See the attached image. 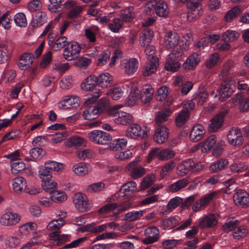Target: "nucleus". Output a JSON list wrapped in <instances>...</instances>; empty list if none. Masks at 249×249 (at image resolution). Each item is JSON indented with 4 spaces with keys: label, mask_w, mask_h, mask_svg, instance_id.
<instances>
[{
    "label": "nucleus",
    "mask_w": 249,
    "mask_h": 249,
    "mask_svg": "<svg viewBox=\"0 0 249 249\" xmlns=\"http://www.w3.org/2000/svg\"><path fill=\"white\" fill-rule=\"evenodd\" d=\"M81 51V47L76 42H69L63 51V55L65 59L68 61L74 59Z\"/></svg>",
    "instance_id": "obj_7"
},
{
    "label": "nucleus",
    "mask_w": 249,
    "mask_h": 249,
    "mask_svg": "<svg viewBox=\"0 0 249 249\" xmlns=\"http://www.w3.org/2000/svg\"><path fill=\"white\" fill-rule=\"evenodd\" d=\"M69 42L66 36H62L56 40L53 46V48L55 51L61 50L64 47L67 46Z\"/></svg>",
    "instance_id": "obj_54"
},
{
    "label": "nucleus",
    "mask_w": 249,
    "mask_h": 249,
    "mask_svg": "<svg viewBox=\"0 0 249 249\" xmlns=\"http://www.w3.org/2000/svg\"><path fill=\"white\" fill-rule=\"evenodd\" d=\"M14 20L16 24L20 27H25L27 25L26 16L23 13H18L15 15Z\"/></svg>",
    "instance_id": "obj_48"
},
{
    "label": "nucleus",
    "mask_w": 249,
    "mask_h": 249,
    "mask_svg": "<svg viewBox=\"0 0 249 249\" xmlns=\"http://www.w3.org/2000/svg\"><path fill=\"white\" fill-rule=\"evenodd\" d=\"M217 223V219L214 214H210L203 217L199 223L201 229L213 227Z\"/></svg>",
    "instance_id": "obj_18"
},
{
    "label": "nucleus",
    "mask_w": 249,
    "mask_h": 249,
    "mask_svg": "<svg viewBox=\"0 0 249 249\" xmlns=\"http://www.w3.org/2000/svg\"><path fill=\"white\" fill-rule=\"evenodd\" d=\"M50 195V198L54 202H62L67 199V196L63 192L55 190Z\"/></svg>",
    "instance_id": "obj_60"
},
{
    "label": "nucleus",
    "mask_w": 249,
    "mask_h": 249,
    "mask_svg": "<svg viewBox=\"0 0 249 249\" xmlns=\"http://www.w3.org/2000/svg\"><path fill=\"white\" fill-rule=\"evenodd\" d=\"M183 56V49L181 45H179L167 56L164 65L165 70L172 72L178 71L181 65L179 61Z\"/></svg>",
    "instance_id": "obj_1"
},
{
    "label": "nucleus",
    "mask_w": 249,
    "mask_h": 249,
    "mask_svg": "<svg viewBox=\"0 0 249 249\" xmlns=\"http://www.w3.org/2000/svg\"><path fill=\"white\" fill-rule=\"evenodd\" d=\"M73 201L75 208L81 213L89 211L92 207L87 196L82 193L75 194L73 198Z\"/></svg>",
    "instance_id": "obj_5"
},
{
    "label": "nucleus",
    "mask_w": 249,
    "mask_h": 249,
    "mask_svg": "<svg viewBox=\"0 0 249 249\" xmlns=\"http://www.w3.org/2000/svg\"><path fill=\"white\" fill-rule=\"evenodd\" d=\"M242 12V10L241 7L237 6H234L227 12L224 17V21L227 23L231 22L237 18Z\"/></svg>",
    "instance_id": "obj_20"
},
{
    "label": "nucleus",
    "mask_w": 249,
    "mask_h": 249,
    "mask_svg": "<svg viewBox=\"0 0 249 249\" xmlns=\"http://www.w3.org/2000/svg\"><path fill=\"white\" fill-rule=\"evenodd\" d=\"M227 139L229 143L233 146L240 145L243 141L242 133L238 128L230 130L227 134Z\"/></svg>",
    "instance_id": "obj_9"
},
{
    "label": "nucleus",
    "mask_w": 249,
    "mask_h": 249,
    "mask_svg": "<svg viewBox=\"0 0 249 249\" xmlns=\"http://www.w3.org/2000/svg\"><path fill=\"white\" fill-rule=\"evenodd\" d=\"M98 77L91 75L86 78L81 83V88L86 91L90 90L98 85Z\"/></svg>",
    "instance_id": "obj_19"
},
{
    "label": "nucleus",
    "mask_w": 249,
    "mask_h": 249,
    "mask_svg": "<svg viewBox=\"0 0 249 249\" xmlns=\"http://www.w3.org/2000/svg\"><path fill=\"white\" fill-rule=\"evenodd\" d=\"M60 231H53L49 234L50 237L51 238V240L56 242V245L60 246L65 243L68 239V235L62 234L60 235Z\"/></svg>",
    "instance_id": "obj_34"
},
{
    "label": "nucleus",
    "mask_w": 249,
    "mask_h": 249,
    "mask_svg": "<svg viewBox=\"0 0 249 249\" xmlns=\"http://www.w3.org/2000/svg\"><path fill=\"white\" fill-rule=\"evenodd\" d=\"M153 32L149 28H145L143 30L140 36L139 41L142 46L148 45L152 40L153 36Z\"/></svg>",
    "instance_id": "obj_22"
},
{
    "label": "nucleus",
    "mask_w": 249,
    "mask_h": 249,
    "mask_svg": "<svg viewBox=\"0 0 249 249\" xmlns=\"http://www.w3.org/2000/svg\"><path fill=\"white\" fill-rule=\"evenodd\" d=\"M118 117L114 118V121L118 124L122 125H126L132 122V116L125 112H121L118 114Z\"/></svg>",
    "instance_id": "obj_33"
},
{
    "label": "nucleus",
    "mask_w": 249,
    "mask_h": 249,
    "mask_svg": "<svg viewBox=\"0 0 249 249\" xmlns=\"http://www.w3.org/2000/svg\"><path fill=\"white\" fill-rule=\"evenodd\" d=\"M179 36L176 32H169L165 36L164 40L166 47L168 48H173L176 47L178 44Z\"/></svg>",
    "instance_id": "obj_16"
},
{
    "label": "nucleus",
    "mask_w": 249,
    "mask_h": 249,
    "mask_svg": "<svg viewBox=\"0 0 249 249\" xmlns=\"http://www.w3.org/2000/svg\"><path fill=\"white\" fill-rule=\"evenodd\" d=\"M234 84V81L232 79H226L221 83L218 89V96L220 101H225L231 96L235 89Z\"/></svg>",
    "instance_id": "obj_4"
},
{
    "label": "nucleus",
    "mask_w": 249,
    "mask_h": 249,
    "mask_svg": "<svg viewBox=\"0 0 249 249\" xmlns=\"http://www.w3.org/2000/svg\"><path fill=\"white\" fill-rule=\"evenodd\" d=\"M170 113L171 110L169 108H166L158 113L155 118V122L158 126L167 120Z\"/></svg>",
    "instance_id": "obj_39"
},
{
    "label": "nucleus",
    "mask_w": 249,
    "mask_h": 249,
    "mask_svg": "<svg viewBox=\"0 0 249 249\" xmlns=\"http://www.w3.org/2000/svg\"><path fill=\"white\" fill-rule=\"evenodd\" d=\"M188 183L189 181L186 178L180 179L169 186L170 191L172 193L177 192L184 188Z\"/></svg>",
    "instance_id": "obj_38"
},
{
    "label": "nucleus",
    "mask_w": 249,
    "mask_h": 249,
    "mask_svg": "<svg viewBox=\"0 0 249 249\" xmlns=\"http://www.w3.org/2000/svg\"><path fill=\"white\" fill-rule=\"evenodd\" d=\"M35 57L33 54L25 53L22 54L18 63L19 68L22 70H26L32 64Z\"/></svg>",
    "instance_id": "obj_14"
},
{
    "label": "nucleus",
    "mask_w": 249,
    "mask_h": 249,
    "mask_svg": "<svg viewBox=\"0 0 249 249\" xmlns=\"http://www.w3.org/2000/svg\"><path fill=\"white\" fill-rule=\"evenodd\" d=\"M183 79L182 76L177 77L176 80V85H178L179 87H180V91L182 94L186 95L192 89L193 84L190 81L183 83Z\"/></svg>",
    "instance_id": "obj_26"
},
{
    "label": "nucleus",
    "mask_w": 249,
    "mask_h": 249,
    "mask_svg": "<svg viewBox=\"0 0 249 249\" xmlns=\"http://www.w3.org/2000/svg\"><path fill=\"white\" fill-rule=\"evenodd\" d=\"M229 164V160L226 159H220L213 162L210 166L212 173H217L225 169Z\"/></svg>",
    "instance_id": "obj_25"
},
{
    "label": "nucleus",
    "mask_w": 249,
    "mask_h": 249,
    "mask_svg": "<svg viewBox=\"0 0 249 249\" xmlns=\"http://www.w3.org/2000/svg\"><path fill=\"white\" fill-rule=\"evenodd\" d=\"M20 220V216L14 213H6L2 215L0 218V223L4 226L15 225Z\"/></svg>",
    "instance_id": "obj_13"
},
{
    "label": "nucleus",
    "mask_w": 249,
    "mask_h": 249,
    "mask_svg": "<svg viewBox=\"0 0 249 249\" xmlns=\"http://www.w3.org/2000/svg\"><path fill=\"white\" fill-rule=\"evenodd\" d=\"M161 226L163 227L164 229L166 228L170 227L173 228L178 224V221L174 217H171L167 219H163L160 221Z\"/></svg>",
    "instance_id": "obj_59"
},
{
    "label": "nucleus",
    "mask_w": 249,
    "mask_h": 249,
    "mask_svg": "<svg viewBox=\"0 0 249 249\" xmlns=\"http://www.w3.org/2000/svg\"><path fill=\"white\" fill-rule=\"evenodd\" d=\"M159 65L158 58H155L154 60L148 61V62L143 67L142 74L144 76H148L154 73Z\"/></svg>",
    "instance_id": "obj_21"
},
{
    "label": "nucleus",
    "mask_w": 249,
    "mask_h": 249,
    "mask_svg": "<svg viewBox=\"0 0 249 249\" xmlns=\"http://www.w3.org/2000/svg\"><path fill=\"white\" fill-rule=\"evenodd\" d=\"M13 186L15 191L20 192L26 187V180L22 177H17L13 179Z\"/></svg>",
    "instance_id": "obj_41"
},
{
    "label": "nucleus",
    "mask_w": 249,
    "mask_h": 249,
    "mask_svg": "<svg viewBox=\"0 0 249 249\" xmlns=\"http://www.w3.org/2000/svg\"><path fill=\"white\" fill-rule=\"evenodd\" d=\"M128 166L130 176L134 179L140 178L145 174V169L141 166L137 165V162H131Z\"/></svg>",
    "instance_id": "obj_15"
},
{
    "label": "nucleus",
    "mask_w": 249,
    "mask_h": 249,
    "mask_svg": "<svg viewBox=\"0 0 249 249\" xmlns=\"http://www.w3.org/2000/svg\"><path fill=\"white\" fill-rule=\"evenodd\" d=\"M36 228V224L34 222L26 223L19 227L20 233L23 235L30 233L31 231H35Z\"/></svg>",
    "instance_id": "obj_46"
},
{
    "label": "nucleus",
    "mask_w": 249,
    "mask_h": 249,
    "mask_svg": "<svg viewBox=\"0 0 249 249\" xmlns=\"http://www.w3.org/2000/svg\"><path fill=\"white\" fill-rule=\"evenodd\" d=\"M143 214V211H132L125 214L124 219L129 222L134 221L141 217Z\"/></svg>",
    "instance_id": "obj_52"
},
{
    "label": "nucleus",
    "mask_w": 249,
    "mask_h": 249,
    "mask_svg": "<svg viewBox=\"0 0 249 249\" xmlns=\"http://www.w3.org/2000/svg\"><path fill=\"white\" fill-rule=\"evenodd\" d=\"M9 15L10 12L7 11L0 18V24L6 30L9 29L11 27V21L12 19Z\"/></svg>",
    "instance_id": "obj_56"
},
{
    "label": "nucleus",
    "mask_w": 249,
    "mask_h": 249,
    "mask_svg": "<svg viewBox=\"0 0 249 249\" xmlns=\"http://www.w3.org/2000/svg\"><path fill=\"white\" fill-rule=\"evenodd\" d=\"M199 62V59L198 54L196 53H194L183 63V68L185 70H191L195 67Z\"/></svg>",
    "instance_id": "obj_30"
},
{
    "label": "nucleus",
    "mask_w": 249,
    "mask_h": 249,
    "mask_svg": "<svg viewBox=\"0 0 249 249\" xmlns=\"http://www.w3.org/2000/svg\"><path fill=\"white\" fill-rule=\"evenodd\" d=\"M65 224V221L62 218H59L51 221L48 226L47 229L49 231H59V229Z\"/></svg>",
    "instance_id": "obj_43"
},
{
    "label": "nucleus",
    "mask_w": 249,
    "mask_h": 249,
    "mask_svg": "<svg viewBox=\"0 0 249 249\" xmlns=\"http://www.w3.org/2000/svg\"><path fill=\"white\" fill-rule=\"evenodd\" d=\"M169 137V131L164 125H159L155 130L154 139L160 144L166 142Z\"/></svg>",
    "instance_id": "obj_11"
},
{
    "label": "nucleus",
    "mask_w": 249,
    "mask_h": 249,
    "mask_svg": "<svg viewBox=\"0 0 249 249\" xmlns=\"http://www.w3.org/2000/svg\"><path fill=\"white\" fill-rule=\"evenodd\" d=\"M72 169L75 174L80 176H83L88 173L89 168L87 163L80 162L75 164Z\"/></svg>",
    "instance_id": "obj_36"
},
{
    "label": "nucleus",
    "mask_w": 249,
    "mask_h": 249,
    "mask_svg": "<svg viewBox=\"0 0 249 249\" xmlns=\"http://www.w3.org/2000/svg\"><path fill=\"white\" fill-rule=\"evenodd\" d=\"M217 142L216 137L213 135L209 136L203 143L202 148L205 152L209 151L215 144Z\"/></svg>",
    "instance_id": "obj_58"
},
{
    "label": "nucleus",
    "mask_w": 249,
    "mask_h": 249,
    "mask_svg": "<svg viewBox=\"0 0 249 249\" xmlns=\"http://www.w3.org/2000/svg\"><path fill=\"white\" fill-rule=\"evenodd\" d=\"M124 64L125 73L128 75L134 73L138 68V62L135 58L130 59Z\"/></svg>",
    "instance_id": "obj_29"
},
{
    "label": "nucleus",
    "mask_w": 249,
    "mask_h": 249,
    "mask_svg": "<svg viewBox=\"0 0 249 249\" xmlns=\"http://www.w3.org/2000/svg\"><path fill=\"white\" fill-rule=\"evenodd\" d=\"M155 178V175L153 174H149L145 177L141 182V190H145L151 186L154 182Z\"/></svg>",
    "instance_id": "obj_49"
},
{
    "label": "nucleus",
    "mask_w": 249,
    "mask_h": 249,
    "mask_svg": "<svg viewBox=\"0 0 249 249\" xmlns=\"http://www.w3.org/2000/svg\"><path fill=\"white\" fill-rule=\"evenodd\" d=\"M137 190V184L133 181H129L124 184L120 191L122 192L124 196H130Z\"/></svg>",
    "instance_id": "obj_23"
},
{
    "label": "nucleus",
    "mask_w": 249,
    "mask_h": 249,
    "mask_svg": "<svg viewBox=\"0 0 249 249\" xmlns=\"http://www.w3.org/2000/svg\"><path fill=\"white\" fill-rule=\"evenodd\" d=\"M10 54V52L7 50V47L5 44H0V64L6 62Z\"/></svg>",
    "instance_id": "obj_57"
},
{
    "label": "nucleus",
    "mask_w": 249,
    "mask_h": 249,
    "mask_svg": "<svg viewBox=\"0 0 249 249\" xmlns=\"http://www.w3.org/2000/svg\"><path fill=\"white\" fill-rule=\"evenodd\" d=\"M149 132V130H142L139 124H135L127 129L125 135L132 139H143L148 137V132Z\"/></svg>",
    "instance_id": "obj_6"
},
{
    "label": "nucleus",
    "mask_w": 249,
    "mask_h": 249,
    "mask_svg": "<svg viewBox=\"0 0 249 249\" xmlns=\"http://www.w3.org/2000/svg\"><path fill=\"white\" fill-rule=\"evenodd\" d=\"M88 137L90 141L97 144L106 145L110 143L111 135L105 131L94 130L88 133Z\"/></svg>",
    "instance_id": "obj_3"
},
{
    "label": "nucleus",
    "mask_w": 249,
    "mask_h": 249,
    "mask_svg": "<svg viewBox=\"0 0 249 249\" xmlns=\"http://www.w3.org/2000/svg\"><path fill=\"white\" fill-rule=\"evenodd\" d=\"M239 36V34L235 31L228 30L223 34L222 40L225 42L236 40Z\"/></svg>",
    "instance_id": "obj_42"
},
{
    "label": "nucleus",
    "mask_w": 249,
    "mask_h": 249,
    "mask_svg": "<svg viewBox=\"0 0 249 249\" xmlns=\"http://www.w3.org/2000/svg\"><path fill=\"white\" fill-rule=\"evenodd\" d=\"M175 155V152L170 149H164L160 151L159 159L160 160H167L173 158Z\"/></svg>",
    "instance_id": "obj_53"
},
{
    "label": "nucleus",
    "mask_w": 249,
    "mask_h": 249,
    "mask_svg": "<svg viewBox=\"0 0 249 249\" xmlns=\"http://www.w3.org/2000/svg\"><path fill=\"white\" fill-rule=\"evenodd\" d=\"M154 90L150 86H145L141 91L140 99L142 102L145 104L152 99Z\"/></svg>",
    "instance_id": "obj_28"
},
{
    "label": "nucleus",
    "mask_w": 249,
    "mask_h": 249,
    "mask_svg": "<svg viewBox=\"0 0 249 249\" xmlns=\"http://www.w3.org/2000/svg\"><path fill=\"white\" fill-rule=\"evenodd\" d=\"M36 17L37 18L34 19L31 23L34 28L39 27L47 21V15L44 12L38 13Z\"/></svg>",
    "instance_id": "obj_47"
},
{
    "label": "nucleus",
    "mask_w": 249,
    "mask_h": 249,
    "mask_svg": "<svg viewBox=\"0 0 249 249\" xmlns=\"http://www.w3.org/2000/svg\"><path fill=\"white\" fill-rule=\"evenodd\" d=\"M57 183L50 179H46L41 181V186L42 188L47 192H49L50 194L55 191L57 186Z\"/></svg>",
    "instance_id": "obj_40"
},
{
    "label": "nucleus",
    "mask_w": 249,
    "mask_h": 249,
    "mask_svg": "<svg viewBox=\"0 0 249 249\" xmlns=\"http://www.w3.org/2000/svg\"><path fill=\"white\" fill-rule=\"evenodd\" d=\"M67 142L68 146L75 148L85 145L86 144L85 141L83 138L79 137H71L69 138L67 140Z\"/></svg>",
    "instance_id": "obj_44"
},
{
    "label": "nucleus",
    "mask_w": 249,
    "mask_h": 249,
    "mask_svg": "<svg viewBox=\"0 0 249 249\" xmlns=\"http://www.w3.org/2000/svg\"><path fill=\"white\" fill-rule=\"evenodd\" d=\"M155 10L157 15L161 17L166 18L169 14L167 4L162 1H159L156 3Z\"/></svg>",
    "instance_id": "obj_27"
},
{
    "label": "nucleus",
    "mask_w": 249,
    "mask_h": 249,
    "mask_svg": "<svg viewBox=\"0 0 249 249\" xmlns=\"http://www.w3.org/2000/svg\"><path fill=\"white\" fill-rule=\"evenodd\" d=\"M193 165V160L191 159H187L183 161L178 164L177 167L178 174L180 176H184L186 175L190 171Z\"/></svg>",
    "instance_id": "obj_24"
},
{
    "label": "nucleus",
    "mask_w": 249,
    "mask_h": 249,
    "mask_svg": "<svg viewBox=\"0 0 249 249\" xmlns=\"http://www.w3.org/2000/svg\"><path fill=\"white\" fill-rule=\"evenodd\" d=\"M79 100L77 97H66L58 104L60 109H66L70 108H76L79 105Z\"/></svg>",
    "instance_id": "obj_12"
},
{
    "label": "nucleus",
    "mask_w": 249,
    "mask_h": 249,
    "mask_svg": "<svg viewBox=\"0 0 249 249\" xmlns=\"http://www.w3.org/2000/svg\"><path fill=\"white\" fill-rule=\"evenodd\" d=\"M238 224H239L238 220H230L223 225L222 230L226 232H229L231 231H234L235 229Z\"/></svg>",
    "instance_id": "obj_64"
},
{
    "label": "nucleus",
    "mask_w": 249,
    "mask_h": 249,
    "mask_svg": "<svg viewBox=\"0 0 249 249\" xmlns=\"http://www.w3.org/2000/svg\"><path fill=\"white\" fill-rule=\"evenodd\" d=\"M134 17V13L133 12V8L131 7H129L123 10L122 13L121 18L122 20L125 22H129L131 21Z\"/></svg>",
    "instance_id": "obj_51"
},
{
    "label": "nucleus",
    "mask_w": 249,
    "mask_h": 249,
    "mask_svg": "<svg viewBox=\"0 0 249 249\" xmlns=\"http://www.w3.org/2000/svg\"><path fill=\"white\" fill-rule=\"evenodd\" d=\"M107 94L113 100H117L123 95V91L120 87H116L109 89L107 91Z\"/></svg>",
    "instance_id": "obj_55"
},
{
    "label": "nucleus",
    "mask_w": 249,
    "mask_h": 249,
    "mask_svg": "<svg viewBox=\"0 0 249 249\" xmlns=\"http://www.w3.org/2000/svg\"><path fill=\"white\" fill-rule=\"evenodd\" d=\"M11 171L13 174H17L25 168L24 163L20 160H16L11 163Z\"/></svg>",
    "instance_id": "obj_50"
},
{
    "label": "nucleus",
    "mask_w": 249,
    "mask_h": 249,
    "mask_svg": "<svg viewBox=\"0 0 249 249\" xmlns=\"http://www.w3.org/2000/svg\"><path fill=\"white\" fill-rule=\"evenodd\" d=\"M111 53L109 51H103L98 56V65L103 66L109 60Z\"/></svg>",
    "instance_id": "obj_61"
},
{
    "label": "nucleus",
    "mask_w": 249,
    "mask_h": 249,
    "mask_svg": "<svg viewBox=\"0 0 249 249\" xmlns=\"http://www.w3.org/2000/svg\"><path fill=\"white\" fill-rule=\"evenodd\" d=\"M234 203L238 206L246 208L249 206V194L243 190H238L233 196Z\"/></svg>",
    "instance_id": "obj_8"
},
{
    "label": "nucleus",
    "mask_w": 249,
    "mask_h": 249,
    "mask_svg": "<svg viewBox=\"0 0 249 249\" xmlns=\"http://www.w3.org/2000/svg\"><path fill=\"white\" fill-rule=\"evenodd\" d=\"M227 113V110H223L216 115L211 121L209 125V130L212 132H214L219 129L222 125L224 119Z\"/></svg>",
    "instance_id": "obj_10"
},
{
    "label": "nucleus",
    "mask_w": 249,
    "mask_h": 249,
    "mask_svg": "<svg viewBox=\"0 0 249 249\" xmlns=\"http://www.w3.org/2000/svg\"><path fill=\"white\" fill-rule=\"evenodd\" d=\"M100 113L95 106L90 107L84 111L83 116L85 120L91 121L95 119Z\"/></svg>",
    "instance_id": "obj_35"
},
{
    "label": "nucleus",
    "mask_w": 249,
    "mask_h": 249,
    "mask_svg": "<svg viewBox=\"0 0 249 249\" xmlns=\"http://www.w3.org/2000/svg\"><path fill=\"white\" fill-rule=\"evenodd\" d=\"M204 133V127L201 125L197 124L193 127L190 134V137L192 141L196 142L202 139Z\"/></svg>",
    "instance_id": "obj_17"
},
{
    "label": "nucleus",
    "mask_w": 249,
    "mask_h": 249,
    "mask_svg": "<svg viewBox=\"0 0 249 249\" xmlns=\"http://www.w3.org/2000/svg\"><path fill=\"white\" fill-rule=\"evenodd\" d=\"M127 144V140L125 139H117L114 140L110 143L108 149L113 151H119L124 148Z\"/></svg>",
    "instance_id": "obj_31"
},
{
    "label": "nucleus",
    "mask_w": 249,
    "mask_h": 249,
    "mask_svg": "<svg viewBox=\"0 0 249 249\" xmlns=\"http://www.w3.org/2000/svg\"><path fill=\"white\" fill-rule=\"evenodd\" d=\"M248 232L249 230L247 226H240L238 224L235 228L234 231H233L232 235L235 239H240L247 236Z\"/></svg>",
    "instance_id": "obj_37"
},
{
    "label": "nucleus",
    "mask_w": 249,
    "mask_h": 249,
    "mask_svg": "<svg viewBox=\"0 0 249 249\" xmlns=\"http://www.w3.org/2000/svg\"><path fill=\"white\" fill-rule=\"evenodd\" d=\"M64 168V165L54 161H49L45 163L39 170L38 174L42 181L52 178V171H59Z\"/></svg>",
    "instance_id": "obj_2"
},
{
    "label": "nucleus",
    "mask_w": 249,
    "mask_h": 249,
    "mask_svg": "<svg viewBox=\"0 0 249 249\" xmlns=\"http://www.w3.org/2000/svg\"><path fill=\"white\" fill-rule=\"evenodd\" d=\"M50 4L48 5V9L52 12H58L64 0H49Z\"/></svg>",
    "instance_id": "obj_62"
},
{
    "label": "nucleus",
    "mask_w": 249,
    "mask_h": 249,
    "mask_svg": "<svg viewBox=\"0 0 249 249\" xmlns=\"http://www.w3.org/2000/svg\"><path fill=\"white\" fill-rule=\"evenodd\" d=\"M190 117V113L183 110L179 112L176 119V124L178 126H181L188 120Z\"/></svg>",
    "instance_id": "obj_45"
},
{
    "label": "nucleus",
    "mask_w": 249,
    "mask_h": 249,
    "mask_svg": "<svg viewBox=\"0 0 249 249\" xmlns=\"http://www.w3.org/2000/svg\"><path fill=\"white\" fill-rule=\"evenodd\" d=\"M98 78V85L103 88L109 86L113 80L112 76L108 73L101 74Z\"/></svg>",
    "instance_id": "obj_32"
},
{
    "label": "nucleus",
    "mask_w": 249,
    "mask_h": 249,
    "mask_svg": "<svg viewBox=\"0 0 249 249\" xmlns=\"http://www.w3.org/2000/svg\"><path fill=\"white\" fill-rule=\"evenodd\" d=\"M95 107L101 113L105 110H107L109 108L110 105L109 101L107 99L102 98Z\"/></svg>",
    "instance_id": "obj_63"
}]
</instances>
